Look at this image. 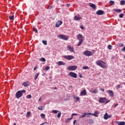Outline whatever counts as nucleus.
I'll use <instances>...</instances> for the list:
<instances>
[{
    "mask_svg": "<svg viewBox=\"0 0 125 125\" xmlns=\"http://www.w3.org/2000/svg\"><path fill=\"white\" fill-rule=\"evenodd\" d=\"M50 69V67L49 66H46L45 68V71H48V70Z\"/></svg>",
    "mask_w": 125,
    "mask_h": 125,
    "instance_id": "obj_44",
    "label": "nucleus"
},
{
    "mask_svg": "<svg viewBox=\"0 0 125 125\" xmlns=\"http://www.w3.org/2000/svg\"><path fill=\"white\" fill-rule=\"evenodd\" d=\"M89 6H90V7H92V8H93V9H94V10L96 9V5H95V4L92 3H89Z\"/></svg>",
    "mask_w": 125,
    "mask_h": 125,
    "instance_id": "obj_16",
    "label": "nucleus"
},
{
    "mask_svg": "<svg viewBox=\"0 0 125 125\" xmlns=\"http://www.w3.org/2000/svg\"><path fill=\"white\" fill-rule=\"evenodd\" d=\"M109 3L111 5H114L115 4V1L111 0L109 1Z\"/></svg>",
    "mask_w": 125,
    "mask_h": 125,
    "instance_id": "obj_36",
    "label": "nucleus"
},
{
    "mask_svg": "<svg viewBox=\"0 0 125 125\" xmlns=\"http://www.w3.org/2000/svg\"><path fill=\"white\" fill-rule=\"evenodd\" d=\"M41 98H40V99H39V102H40V101H41Z\"/></svg>",
    "mask_w": 125,
    "mask_h": 125,
    "instance_id": "obj_57",
    "label": "nucleus"
},
{
    "mask_svg": "<svg viewBox=\"0 0 125 125\" xmlns=\"http://www.w3.org/2000/svg\"><path fill=\"white\" fill-rule=\"evenodd\" d=\"M9 19H10V20H14V15L13 16H9Z\"/></svg>",
    "mask_w": 125,
    "mask_h": 125,
    "instance_id": "obj_34",
    "label": "nucleus"
},
{
    "mask_svg": "<svg viewBox=\"0 0 125 125\" xmlns=\"http://www.w3.org/2000/svg\"><path fill=\"white\" fill-rule=\"evenodd\" d=\"M66 6H67V7H70V4H66Z\"/></svg>",
    "mask_w": 125,
    "mask_h": 125,
    "instance_id": "obj_51",
    "label": "nucleus"
},
{
    "mask_svg": "<svg viewBox=\"0 0 125 125\" xmlns=\"http://www.w3.org/2000/svg\"><path fill=\"white\" fill-rule=\"evenodd\" d=\"M86 90L84 89L80 93L81 96H84L86 95Z\"/></svg>",
    "mask_w": 125,
    "mask_h": 125,
    "instance_id": "obj_15",
    "label": "nucleus"
},
{
    "mask_svg": "<svg viewBox=\"0 0 125 125\" xmlns=\"http://www.w3.org/2000/svg\"><path fill=\"white\" fill-rule=\"evenodd\" d=\"M31 115V112L28 111L26 113V117L30 118V115Z\"/></svg>",
    "mask_w": 125,
    "mask_h": 125,
    "instance_id": "obj_25",
    "label": "nucleus"
},
{
    "mask_svg": "<svg viewBox=\"0 0 125 125\" xmlns=\"http://www.w3.org/2000/svg\"><path fill=\"white\" fill-rule=\"evenodd\" d=\"M124 14L122 13L119 15V17L120 18H123V17H124Z\"/></svg>",
    "mask_w": 125,
    "mask_h": 125,
    "instance_id": "obj_45",
    "label": "nucleus"
},
{
    "mask_svg": "<svg viewBox=\"0 0 125 125\" xmlns=\"http://www.w3.org/2000/svg\"><path fill=\"white\" fill-rule=\"evenodd\" d=\"M73 116H78V114L77 113H73L71 115V117L73 118Z\"/></svg>",
    "mask_w": 125,
    "mask_h": 125,
    "instance_id": "obj_47",
    "label": "nucleus"
},
{
    "mask_svg": "<svg viewBox=\"0 0 125 125\" xmlns=\"http://www.w3.org/2000/svg\"><path fill=\"white\" fill-rule=\"evenodd\" d=\"M112 118V115H108V119Z\"/></svg>",
    "mask_w": 125,
    "mask_h": 125,
    "instance_id": "obj_53",
    "label": "nucleus"
},
{
    "mask_svg": "<svg viewBox=\"0 0 125 125\" xmlns=\"http://www.w3.org/2000/svg\"><path fill=\"white\" fill-rule=\"evenodd\" d=\"M77 69H78V66L77 65L69 66L67 67V70H68V71H75Z\"/></svg>",
    "mask_w": 125,
    "mask_h": 125,
    "instance_id": "obj_6",
    "label": "nucleus"
},
{
    "mask_svg": "<svg viewBox=\"0 0 125 125\" xmlns=\"http://www.w3.org/2000/svg\"><path fill=\"white\" fill-rule=\"evenodd\" d=\"M116 88L119 89V88H121V84H119L118 85L116 86Z\"/></svg>",
    "mask_w": 125,
    "mask_h": 125,
    "instance_id": "obj_46",
    "label": "nucleus"
},
{
    "mask_svg": "<svg viewBox=\"0 0 125 125\" xmlns=\"http://www.w3.org/2000/svg\"><path fill=\"white\" fill-rule=\"evenodd\" d=\"M33 30L35 33H38V29L36 27H33Z\"/></svg>",
    "mask_w": 125,
    "mask_h": 125,
    "instance_id": "obj_39",
    "label": "nucleus"
},
{
    "mask_svg": "<svg viewBox=\"0 0 125 125\" xmlns=\"http://www.w3.org/2000/svg\"><path fill=\"white\" fill-rule=\"evenodd\" d=\"M25 92H26V90L24 89L22 90L18 91L15 95L16 98H18L19 99V98H20V97H21L22 95H23V93H25Z\"/></svg>",
    "mask_w": 125,
    "mask_h": 125,
    "instance_id": "obj_3",
    "label": "nucleus"
},
{
    "mask_svg": "<svg viewBox=\"0 0 125 125\" xmlns=\"http://www.w3.org/2000/svg\"><path fill=\"white\" fill-rule=\"evenodd\" d=\"M72 119H73V117H71V118H68L67 120H66V122L67 123H69V122H70L71 121V120H72Z\"/></svg>",
    "mask_w": 125,
    "mask_h": 125,
    "instance_id": "obj_43",
    "label": "nucleus"
},
{
    "mask_svg": "<svg viewBox=\"0 0 125 125\" xmlns=\"http://www.w3.org/2000/svg\"><path fill=\"white\" fill-rule=\"evenodd\" d=\"M80 28L81 30H83L84 29V28L83 27V26H81Z\"/></svg>",
    "mask_w": 125,
    "mask_h": 125,
    "instance_id": "obj_49",
    "label": "nucleus"
},
{
    "mask_svg": "<svg viewBox=\"0 0 125 125\" xmlns=\"http://www.w3.org/2000/svg\"><path fill=\"white\" fill-rule=\"evenodd\" d=\"M89 115H91V116H94V117H98V115H99V112L98 111H95L94 113H88Z\"/></svg>",
    "mask_w": 125,
    "mask_h": 125,
    "instance_id": "obj_13",
    "label": "nucleus"
},
{
    "mask_svg": "<svg viewBox=\"0 0 125 125\" xmlns=\"http://www.w3.org/2000/svg\"><path fill=\"white\" fill-rule=\"evenodd\" d=\"M96 14L97 15H103V14H104V11L101 10H99L97 11Z\"/></svg>",
    "mask_w": 125,
    "mask_h": 125,
    "instance_id": "obj_14",
    "label": "nucleus"
},
{
    "mask_svg": "<svg viewBox=\"0 0 125 125\" xmlns=\"http://www.w3.org/2000/svg\"><path fill=\"white\" fill-rule=\"evenodd\" d=\"M45 124H47V122H46Z\"/></svg>",
    "mask_w": 125,
    "mask_h": 125,
    "instance_id": "obj_61",
    "label": "nucleus"
},
{
    "mask_svg": "<svg viewBox=\"0 0 125 125\" xmlns=\"http://www.w3.org/2000/svg\"><path fill=\"white\" fill-rule=\"evenodd\" d=\"M57 64H58L59 66H62V65L65 66V63L64 62H62V61L58 62H57Z\"/></svg>",
    "mask_w": 125,
    "mask_h": 125,
    "instance_id": "obj_17",
    "label": "nucleus"
},
{
    "mask_svg": "<svg viewBox=\"0 0 125 125\" xmlns=\"http://www.w3.org/2000/svg\"><path fill=\"white\" fill-rule=\"evenodd\" d=\"M86 115H89V114H88V113H84L83 114V115L81 116L80 117H79V119H82L83 118H85Z\"/></svg>",
    "mask_w": 125,
    "mask_h": 125,
    "instance_id": "obj_20",
    "label": "nucleus"
},
{
    "mask_svg": "<svg viewBox=\"0 0 125 125\" xmlns=\"http://www.w3.org/2000/svg\"><path fill=\"white\" fill-rule=\"evenodd\" d=\"M74 20L75 21H78L79 20H81V19H82V17H78L77 16H75L74 17Z\"/></svg>",
    "mask_w": 125,
    "mask_h": 125,
    "instance_id": "obj_18",
    "label": "nucleus"
},
{
    "mask_svg": "<svg viewBox=\"0 0 125 125\" xmlns=\"http://www.w3.org/2000/svg\"><path fill=\"white\" fill-rule=\"evenodd\" d=\"M89 124H93V119H90L89 120Z\"/></svg>",
    "mask_w": 125,
    "mask_h": 125,
    "instance_id": "obj_38",
    "label": "nucleus"
},
{
    "mask_svg": "<svg viewBox=\"0 0 125 125\" xmlns=\"http://www.w3.org/2000/svg\"><path fill=\"white\" fill-rule=\"evenodd\" d=\"M26 98H27L28 99H31V98H32V95H27L26 96Z\"/></svg>",
    "mask_w": 125,
    "mask_h": 125,
    "instance_id": "obj_37",
    "label": "nucleus"
},
{
    "mask_svg": "<svg viewBox=\"0 0 125 125\" xmlns=\"http://www.w3.org/2000/svg\"><path fill=\"white\" fill-rule=\"evenodd\" d=\"M100 90H101V91H102L103 92H104V89L103 88H100Z\"/></svg>",
    "mask_w": 125,
    "mask_h": 125,
    "instance_id": "obj_48",
    "label": "nucleus"
},
{
    "mask_svg": "<svg viewBox=\"0 0 125 125\" xmlns=\"http://www.w3.org/2000/svg\"><path fill=\"white\" fill-rule=\"evenodd\" d=\"M58 38L59 39H61L62 40H63V41H68L69 40V36L67 35H58Z\"/></svg>",
    "mask_w": 125,
    "mask_h": 125,
    "instance_id": "obj_4",
    "label": "nucleus"
},
{
    "mask_svg": "<svg viewBox=\"0 0 125 125\" xmlns=\"http://www.w3.org/2000/svg\"><path fill=\"white\" fill-rule=\"evenodd\" d=\"M82 69L83 70H87L89 69V67L87 66L84 65V66L83 67Z\"/></svg>",
    "mask_w": 125,
    "mask_h": 125,
    "instance_id": "obj_26",
    "label": "nucleus"
},
{
    "mask_svg": "<svg viewBox=\"0 0 125 125\" xmlns=\"http://www.w3.org/2000/svg\"><path fill=\"white\" fill-rule=\"evenodd\" d=\"M80 78H83V75L82 74L79 75Z\"/></svg>",
    "mask_w": 125,
    "mask_h": 125,
    "instance_id": "obj_56",
    "label": "nucleus"
},
{
    "mask_svg": "<svg viewBox=\"0 0 125 125\" xmlns=\"http://www.w3.org/2000/svg\"><path fill=\"white\" fill-rule=\"evenodd\" d=\"M38 110H40V111H42V110H43V106H39L38 107Z\"/></svg>",
    "mask_w": 125,
    "mask_h": 125,
    "instance_id": "obj_30",
    "label": "nucleus"
},
{
    "mask_svg": "<svg viewBox=\"0 0 125 125\" xmlns=\"http://www.w3.org/2000/svg\"><path fill=\"white\" fill-rule=\"evenodd\" d=\"M107 101V98H100L99 100V103H104L105 101Z\"/></svg>",
    "mask_w": 125,
    "mask_h": 125,
    "instance_id": "obj_9",
    "label": "nucleus"
},
{
    "mask_svg": "<svg viewBox=\"0 0 125 125\" xmlns=\"http://www.w3.org/2000/svg\"><path fill=\"white\" fill-rule=\"evenodd\" d=\"M40 61H41L42 62H45L46 60L44 58H42L41 59H40Z\"/></svg>",
    "mask_w": 125,
    "mask_h": 125,
    "instance_id": "obj_28",
    "label": "nucleus"
},
{
    "mask_svg": "<svg viewBox=\"0 0 125 125\" xmlns=\"http://www.w3.org/2000/svg\"><path fill=\"white\" fill-rule=\"evenodd\" d=\"M36 69H38V66H36L34 67V71H36Z\"/></svg>",
    "mask_w": 125,
    "mask_h": 125,
    "instance_id": "obj_50",
    "label": "nucleus"
},
{
    "mask_svg": "<svg viewBox=\"0 0 125 125\" xmlns=\"http://www.w3.org/2000/svg\"><path fill=\"white\" fill-rule=\"evenodd\" d=\"M22 85H23V86H29V85H30V84L28 82H24L22 83Z\"/></svg>",
    "mask_w": 125,
    "mask_h": 125,
    "instance_id": "obj_19",
    "label": "nucleus"
},
{
    "mask_svg": "<svg viewBox=\"0 0 125 125\" xmlns=\"http://www.w3.org/2000/svg\"><path fill=\"white\" fill-rule=\"evenodd\" d=\"M67 47V50H69L70 52H74V53H75V50H74V47H72L70 45H69Z\"/></svg>",
    "mask_w": 125,
    "mask_h": 125,
    "instance_id": "obj_10",
    "label": "nucleus"
},
{
    "mask_svg": "<svg viewBox=\"0 0 125 125\" xmlns=\"http://www.w3.org/2000/svg\"><path fill=\"white\" fill-rule=\"evenodd\" d=\"M13 125H16V123H14Z\"/></svg>",
    "mask_w": 125,
    "mask_h": 125,
    "instance_id": "obj_59",
    "label": "nucleus"
},
{
    "mask_svg": "<svg viewBox=\"0 0 125 125\" xmlns=\"http://www.w3.org/2000/svg\"><path fill=\"white\" fill-rule=\"evenodd\" d=\"M63 58L66 59V60H72V59H75V56L69 55V56H63Z\"/></svg>",
    "mask_w": 125,
    "mask_h": 125,
    "instance_id": "obj_7",
    "label": "nucleus"
},
{
    "mask_svg": "<svg viewBox=\"0 0 125 125\" xmlns=\"http://www.w3.org/2000/svg\"><path fill=\"white\" fill-rule=\"evenodd\" d=\"M52 113H53L54 114H57V113H58V110H52Z\"/></svg>",
    "mask_w": 125,
    "mask_h": 125,
    "instance_id": "obj_42",
    "label": "nucleus"
},
{
    "mask_svg": "<svg viewBox=\"0 0 125 125\" xmlns=\"http://www.w3.org/2000/svg\"><path fill=\"white\" fill-rule=\"evenodd\" d=\"M62 24H63V22L62 21H58V22L56 23V27L59 28Z\"/></svg>",
    "mask_w": 125,
    "mask_h": 125,
    "instance_id": "obj_11",
    "label": "nucleus"
},
{
    "mask_svg": "<svg viewBox=\"0 0 125 125\" xmlns=\"http://www.w3.org/2000/svg\"><path fill=\"white\" fill-rule=\"evenodd\" d=\"M83 54L85 55V56H88V57L91 56L93 55L92 52L89 50H86L84 51L83 52Z\"/></svg>",
    "mask_w": 125,
    "mask_h": 125,
    "instance_id": "obj_5",
    "label": "nucleus"
},
{
    "mask_svg": "<svg viewBox=\"0 0 125 125\" xmlns=\"http://www.w3.org/2000/svg\"><path fill=\"white\" fill-rule=\"evenodd\" d=\"M120 4L121 5H124V4H125V1L124 0H122L120 1Z\"/></svg>",
    "mask_w": 125,
    "mask_h": 125,
    "instance_id": "obj_33",
    "label": "nucleus"
},
{
    "mask_svg": "<svg viewBox=\"0 0 125 125\" xmlns=\"http://www.w3.org/2000/svg\"><path fill=\"white\" fill-rule=\"evenodd\" d=\"M39 76H40V72L38 73L36 75H35L34 80H35V81L37 80V79H38V77H39Z\"/></svg>",
    "mask_w": 125,
    "mask_h": 125,
    "instance_id": "obj_24",
    "label": "nucleus"
},
{
    "mask_svg": "<svg viewBox=\"0 0 125 125\" xmlns=\"http://www.w3.org/2000/svg\"><path fill=\"white\" fill-rule=\"evenodd\" d=\"M110 102V101H107L105 103V104H107V103H109Z\"/></svg>",
    "mask_w": 125,
    "mask_h": 125,
    "instance_id": "obj_55",
    "label": "nucleus"
},
{
    "mask_svg": "<svg viewBox=\"0 0 125 125\" xmlns=\"http://www.w3.org/2000/svg\"><path fill=\"white\" fill-rule=\"evenodd\" d=\"M106 92L108 94L110 95L111 97H114V92L111 90H106Z\"/></svg>",
    "mask_w": 125,
    "mask_h": 125,
    "instance_id": "obj_12",
    "label": "nucleus"
},
{
    "mask_svg": "<svg viewBox=\"0 0 125 125\" xmlns=\"http://www.w3.org/2000/svg\"><path fill=\"white\" fill-rule=\"evenodd\" d=\"M108 113H105V114L104 115V120H108Z\"/></svg>",
    "mask_w": 125,
    "mask_h": 125,
    "instance_id": "obj_23",
    "label": "nucleus"
},
{
    "mask_svg": "<svg viewBox=\"0 0 125 125\" xmlns=\"http://www.w3.org/2000/svg\"><path fill=\"white\" fill-rule=\"evenodd\" d=\"M57 89V88H56V87L54 88V89Z\"/></svg>",
    "mask_w": 125,
    "mask_h": 125,
    "instance_id": "obj_60",
    "label": "nucleus"
},
{
    "mask_svg": "<svg viewBox=\"0 0 125 125\" xmlns=\"http://www.w3.org/2000/svg\"><path fill=\"white\" fill-rule=\"evenodd\" d=\"M118 125H125V121L120 122H119Z\"/></svg>",
    "mask_w": 125,
    "mask_h": 125,
    "instance_id": "obj_29",
    "label": "nucleus"
},
{
    "mask_svg": "<svg viewBox=\"0 0 125 125\" xmlns=\"http://www.w3.org/2000/svg\"><path fill=\"white\" fill-rule=\"evenodd\" d=\"M76 123H77V120H74L73 121V125H75V124H76Z\"/></svg>",
    "mask_w": 125,
    "mask_h": 125,
    "instance_id": "obj_52",
    "label": "nucleus"
},
{
    "mask_svg": "<svg viewBox=\"0 0 125 125\" xmlns=\"http://www.w3.org/2000/svg\"><path fill=\"white\" fill-rule=\"evenodd\" d=\"M61 111H59V112L58 113L57 117L59 119V118H61Z\"/></svg>",
    "mask_w": 125,
    "mask_h": 125,
    "instance_id": "obj_35",
    "label": "nucleus"
},
{
    "mask_svg": "<svg viewBox=\"0 0 125 125\" xmlns=\"http://www.w3.org/2000/svg\"><path fill=\"white\" fill-rule=\"evenodd\" d=\"M118 45L119 47H123V46H124V43H120Z\"/></svg>",
    "mask_w": 125,
    "mask_h": 125,
    "instance_id": "obj_41",
    "label": "nucleus"
},
{
    "mask_svg": "<svg viewBox=\"0 0 125 125\" xmlns=\"http://www.w3.org/2000/svg\"><path fill=\"white\" fill-rule=\"evenodd\" d=\"M91 92L95 94L98 93V90L94 89L93 91H91Z\"/></svg>",
    "mask_w": 125,
    "mask_h": 125,
    "instance_id": "obj_27",
    "label": "nucleus"
},
{
    "mask_svg": "<svg viewBox=\"0 0 125 125\" xmlns=\"http://www.w3.org/2000/svg\"><path fill=\"white\" fill-rule=\"evenodd\" d=\"M40 116L42 118V119H44L45 118V114L43 113H42Z\"/></svg>",
    "mask_w": 125,
    "mask_h": 125,
    "instance_id": "obj_31",
    "label": "nucleus"
},
{
    "mask_svg": "<svg viewBox=\"0 0 125 125\" xmlns=\"http://www.w3.org/2000/svg\"><path fill=\"white\" fill-rule=\"evenodd\" d=\"M74 99H75L76 102L78 101H80V97H78V96L74 95Z\"/></svg>",
    "mask_w": 125,
    "mask_h": 125,
    "instance_id": "obj_22",
    "label": "nucleus"
},
{
    "mask_svg": "<svg viewBox=\"0 0 125 125\" xmlns=\"http://www.w3.org/2000/svg\"><path fill=\"white\" fill-rule=\"evenodd\" d=\"M112 45H108V46H107V48L108 49H109V50H111V49H112Z\"/></svg>",
    "mask_w": 125,
    "mask_h": 125,
    "instance_id": "obj_40",
    "label": "nucleus"
},
{
    "mask_svg": "<svg viewBox=\"0 0 125 125\" xmlns=\"http://www.w3.org/2000/svg\"><path fill=\"white\" fill-rule=\"evenodd\" d=\"M42 42L44 44V45H47V42H46V41L43 40Z\"/></svg>",
    "mask_w": 125,
    "mask_h": 125,
    "instance_id": "obj_32",
    "label": "nucleus"
},
{
    "mask_svg": "<svg viewBox=\"0 0 125 125\" xmlns=\"http://www.w3.org/2000/svg\"><path fill=\"white\" fill-rule=\"evenodd\" d=\"M68 75L70 76V77H71L72 78H74V79H77V77H78L77 73H75L73 72H70L68 74Z\"/></svg>",
    "mask_w": 125,
    "mask_h": 125,
    "instance_id": "obj_8",
    "label": "nucleus"
},
{
    "mask_svg": "<svg viewBox=\"0 0 125 125\" xmlns=\"http://www.w3.org/2000/svg\"><path fill=\"white\" fill-rule=\"evenodd\" d=\"M96 64L97 66H99L103 69H107V66L106 65V62L102 60H98L96 62Z\"/></svg>",
    "mask_w": 125,
    "mask_h": 125,
    "instance_id": "obj_1",
    "label": "nucleus"
},
{
    "mask_svg": "<svg viewBox=\"0 0 125 125\" xmlns=\"http://www.w3.org/2000/svg\"><path fill=\"white\" fill-rule=\"evenodd\" d=\"M44 125V123H42V124H41V125Z\"/></svg>",
    "mask_w": 125,
    "mask_h": 125,
    "instance_id": "obj_58",
    "label": "nucleus"
},
{
    "mask_svg": "<svg viewBox=\"0 0 125 125\" xmlns=\"http://www.w3.org/2000/svg\"><path fill=\"white\" fill-rule=\"evenodd\" d=\"M114 11L117 12V13H120L122 12V9H114Z\"/></svg>",
    "mask_w": 125,
    "mask_h": 125,
    "instance_id": "obj_21",
    "label": "nucleus"
},
{
    "mask_svg": "<svg viewBox=\"0 0 125 125\" xmlns=\"http://www.w3.org/2000/svg\"><path fill=\"white\" fill-rule=\"evenodd\" d=\"M118 105H119V104H116L115 106H114V108H116V107H117V106H118Z\"/></svg>",
    "mask_w": 125,
    "mask_h": 125,
    "instance_id": "obj_54",
    "label": "nucleus"
},
{
    "mask_svg": "<svg viewBox=\"0 0 125 125\" xmlns=\"http://www.w3.org/2000/svg\"><path fill=\"white\" fill-rule=\"evenodd\" d=\"M77 40L79 41V42L78 44V46H80V45H82V43L83 42V36L82 34H79L77 36Z\"/></svg>",
    "mask_w": 125,
    "mask_h": 125,
    "instance_id": "obj_2",
    "label": "nucleus"
}]
</instances>
